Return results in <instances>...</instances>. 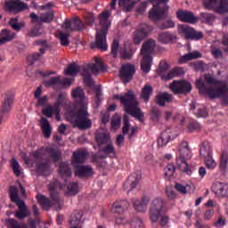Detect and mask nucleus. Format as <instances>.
I'll use <instances>...</instances> for the list:
<instances>
[{
  "label": "nucleus",
  "mask_w": 228,
  "mask_h": 228,
  "mask_svg": "<svg viewBox=\"0 0 228 228\" xmlns=\"http://www.w3.org/2000/svg\"><path fill=\"white\" fill-rule=\"evenodd\" d=\"M130 224L132 228H144L142 218L138 216L134 217Z\"/></svg>",
  "instance_id": "57"
},
{
  "label": "nucleus",
  "mask_w": 228,
  "mask_h": 228,
  "mask_svg": "<svg viewBox=\"0 0 228 228\" xmlns=\"http://www.w3.org/2000/svg\"><path fill=\"white\" fill-rule=\"evenodd\" d=\"M69 34H65L63 32H59V40L61 41V45L67 47L70 42L69 41Z\"/></svg>",
  "instance_id": "56"
},
{
  "label": "nucleus",
  "mask_w": 228,
  "mask_h": 228,
  "mask_svg": "<svg viewBox=\"0 0 228 228\" xmlns=\"http://www.w3.org/2000/svg\"><path fill=\"white\" fill-rule=\"evenodd\" d=\"M166 177H172L175 174V166L174 164H167L164 168Z\"/></svg>",
  "instance_id": "51"
},
{
  "label": "nucleus",
  "mask_w": 228,
  "mask_h": 228,
  "mask_svg": "<svg viewBox=\"0 0 228 228\" xmlns=\"http://www.w3.org/2000/svg\"><path fill=\"white\" fill-rule=\"evenodd\" d=\"M10 163L13 174H15V175L19 177L20 175V165L19 164V161H17V159L12 158Z\"/></svg>",
  "instance_id": "48"
},
{
  "label": "nucleus",
  "mask_w": 228,
  "mask_h": 228,
  "mask_svg": "<svg viewBox=\"0 0 228 228\" xmlns=\"http://www.w3.org/2000/svg\"><path fill=\"white\" fill-rule=\"evenodd\" d=\"M114 99L121 102L124 111H126L127 115H131V117H134L139 120V122H143V111H142V109L138 108L140 102L136 101L133 91H128L124 95L115 94Z\"/></svg>",
  "instance_id": "3"
},
{
  "label": "nucleus",
  "mask_w": 228,
  "mask_h": 228,
  "mask_svg": "<svg viewBox=\"0 0 228 228\" xmlns=\"http://www.w3.org/2000/svg\"><path fill=\"white\" fill-rule=\"evenodd\" d=\"M95 142L99 147H102V145L110 143V142H111L110 132L102 129L98 130L95 133Z\"/></svg>",
  "instance_id": "21"
},
{
  "label": "nucleus",
  "mask_w": 228,
  "mask_h": 228,
  "mask_svg": "<svg viewBox=\"0 0 228 228\" xmlns=\"http://www.w3.org/2000/svg\"><path fill=\"white\" fill-rule=\"evenodd\" d=\"M86 158H88V151L85 150H77L73 152L71 157V165L74 167H79V165H83V163L86 161Z\"/></svg>",
  "instance_id": "17"
},
{
  "label": "nucleus",
  "mask_w": 228,
  "mask_h": 228,
  "mask_svg": "<svg viewBox=\"0 0 228 228\" xmlns=\"http://www.w3.org/2000/svg\"><path fill=\"white\" fill-rule=\"evenodd\" d=\"M150 115L152 120H154L155 122H159V118H161V110L154 106L151 108Z\"/></svg>",
  "instance_id": "47"
},
{
  "label": "nucleus",
  "mask_w": 228,
  "mask_h": 228,
  "mask_svg": "<svg viewBox=\"0 0 228 228\" xmlns=\"http://www.w3.org/2000/svg\"><path fill=\"white\" fill-rule=\"evenodd\" d=\"M176 17L182 22H187L189 24H193L197 21V18H195L193 12L188 11H177Z\"/></svg>",
  "instance_id": "23"
},
{
  "label": "nucleus",
  "mask_w": 228,
  "mask_h": 228,
  "mask_svg": "<svg viewBox=\"0 0 228 228\" xmlns=\"http://www.w3.org/2000/svg\"><path fill=\"white\" fill-rule=\"evenodd\" d=\"M15 100V94L13 92H7L4 102H2V107L0 110L1 113H9L13 106V101Z\"/></svg>",
  "instance_id": "20"
},
{
  "label": "nucleus",
  "mask_w": 228,
  "mask_h": 228,
  "mask_svg": "<svg viewBox=\"0 0 228 228\" xmlns=\"http://www.w3.org/2000/svg\"><path fill=\"white\" fill-rule=\"evenodd\" d=\"M84 20L86 26H94V22H95V14L93 12H86L84 14Z\"/></svg>",
  "instance_id": "49"
},
{
  "label": "nucleus",
  "mask_w": 228,
  "mask_h": 228,
  "mask_svg": "<svg viewBox=\"0 0 228 228\" xmlns=\"http://www.w3.org/2000/svg\"><path fill=\"white\" fill-rule=\"evenodd\" d=\"M136 72V68L133 64H124L119 70V77L123 83H129Z\"/></svg>",
  "instance_id": "15"
},
{
  "label": "nucleus",
  "mask_w": 228,
  "mask_h": 228,
  "mask_svg": "<svg viewBox=\"0 0 228 228\" xmlns=\"http://www.w3.org/2000/svg\"><path fill=\"white\" fill-rule=\"evenodd\" d=\"M9 26L14 31H20L22 29V28H24L25 24H24V22H20L19 23V18H12L9 20Z\"/></svg>",
  "instance_id": "45"
},
{
  "label": "nucleus",
  "mask_w": 228,
  "mask_h": 228,
  "mask_svg": "<svg viewBox=\"0 0 228 228\" xmlns=\"http://www.w3.org/2000/svg\"><path fill=\"white\" fill-rule=\"evenodd\" d=\"M54 110H56V107L53 105H48L47 107L44 108L42 110V115L46 117L47 118H53V114L54 113Z\"/></svg>",
  "instance_id": "50"
},
{
  "label": "nucleus",
  "mask_w": 228,
  "mask_h": 228,
  "mask_svg": "<svg viewBox=\"0 0 228 228\" xmlns=\"http://www.w3.org/2000/svg\"><path fill=\"white\" fill-rule=\"evenodd\" d=\"M123 124H124V126L122 128L123 134H127V133H129V127H130L129 116H127V114H125L123 117Z\"/></svg>",
  "instance_id": "61"
},
{
  "label": "nucleus",
  "mask_w": 228,
  "mask_h": 228,
  "mask_svg": "<svg viewBox=\"0 0 228 228\" xmlns=\"http://www.w3.org/2000/svg\"><path fill=\"white\" fill-rule=\"evenodd\" d=\"M58 172L61 179L64 181V183H60L58 179H53L48 185L50 193V199L42 194L37 195L38 204L42 206L43 209L49 211L53 208L55 211H61L63 209V204L65 201L60 197L58 188L61 189L63 186H67V182L72 177V168L69 161H63L59 164Z\"/></svg>",
  "instance_id": "1"
},
{
  "label": "nucleus",
  "mask_w": 228,
  "mask_h": 228,
  "mask_svg": "<svg viewBox=\"0 0 228 228\" xmlns=\"http://www.w3.org/2000/svg\"><path fill=\"white\" fill-rule=\"evenodd\" d=\"M199 58H202V53H200V52L199 51H194L192 53H189L182 56L178 60V63L180 64L186 63L187 61H190L191 60H197Z\"/></svg>",
  "instance_id": "33"
},
{
  "label": "nucleus",
  "mask_w": 228,
  "mask_h": 228,
  "mask_svg": "<svg viewBox=\"0 0 228 228\" xmlns=\"http://www.w3.org/2000/svg\"><path fill=\"white\" fill-rule=\"evenodd\" d=\"M81 75L83 77L85 85L87 86L88 88H94L95 81H94V77H92V73H90L88 68H82Z\"/></svg>",
  "instance_id": "28"
},
{
  "label": "nucleus",
  "mask_w": 228,
  "mask_h": 228,
  "mask_svg": "<svg viewBox=\"0 0 228 228\" xmlns=\"http://www.w3.org/2000/svg\"><path fill=\"white\" fill-rule=\"evenodd\" d=\"M175 138V136L172 134V130H165L158 138V145L159 147H165L168 142H172Z\"/></svg>",
  "instance_id": "25"
},
{
  "label": "nucleus",
  "mask_w": 228,
  "mask_h": 228,
  "mask_svg": "<svg viewBox=\"0 0 228 228\" xmlns=\"http://www.w3.org/2000/svg\"><path fill=\"white\" fill-rule=\"evenodd\" d=\"M71 96L75 99L77 107L69 111L68 121L73 127H77L80 131L90 129L92 119H90V113H88V98L85 94V90L78 86L72 91Z\"/></svg>",
  "instance_id": "2"
},
{
  "label": "nucleus",
  "mask_w": 228,
  "mask_h": 228,
  "mask_svg": "<svg viewBox=\"0 0 228 228\" xmlns=\"http://www.w3.org/2000/svg\"><path fill=\"white\" fill-rule=\"evenodd\" d=\"M79 191L77 183H69L67 186V191L65 192L66 197H72L77 195Z\"/></svg>",
  "instance_id": "42"
},
{
  "label": "nucleus",
  "mask_w": 228,
  "mask_h": 228,
  "mask_svg": "<svg viewBox=\"0 0 228 228\" xmlns=\"http://www.w3.org/2000/svg\"><path fill=\"white\" fill-rule=\"evenodd\" d=\"M156 49V41L153 39H148L145 41L141 48V56L144 58H152V53Z\"/></svg>",
  "instance_id": "18"
},
{
  "label": "nucleus",
  "mask_w": 228,
  "mask_h": 228,
  "mask_svg": "<svg viewBox=\"0 0 228 228\" xmlns=\"http://www.w3.org/2000/svg\"><path fill=\"white\" fill-rule=\"evenodd\" d=\"M105 145V147L99 150L98 153L92 156L93 163H95L97 167H102V163H104L102 159H106L108 156L110 158H115L117 156V150H115V146L111 141Z\"/></svg>",
  "instance_id": "8"
},
{
  "label": "nucleus",
  "mask_w": 228,
  "mask_h": 228,
  "mask_svg": "<svg viewBox=\"0 0 228 228\" xmlns=\"http://www.w3.org/2000/svg\"><path fill=\"white\" fill-rule=\"evenodd\" d=\"M204 160L208 170H213V168L216 167V162H215V159H213L212 156L210 158L205 159Z\"/></svg>",
  "instance_id": "64"
},
{
  "label": "nucleus",
  "mask_w": 228,
  "mask_h": 228,
  "mask_svg": "<svg viewBox=\"0 0 228 228\" xmlns=\"http://www.w3.org/2000/svg\"><path fill=\"white\" fill-rule=\"evenodd\" d=\"M203 4L208 9L217 8L219 12H227L228 10L227 0H221L219 4L216 3V0H203Z\"/></svg>",
  "instance_id": "19"
},
{
  "label": "nucleus",
  "mask_w": 228,
  "mask_h": 228,
  "mask_svg": "<svg viewBox=\"0 0 228 228\" xmlns=\"http://www.w3.org/2000/svg\"><path fill=\"white\" fill-rule=\"evenodd\" d=\"M36 170L38 174L47 175L49 174V170H51V165L49 162H41L37 165Z\"/></svg>",
  "instance_id": "41"
},
{
  "label": "nucleus",
  "mask_w": 228,
  "mask_h": 228,
  "mask_svg": "<svg viewBox=\"0 0 228 228\" xmlns=\"http://www.w3.org/2000/svg\"><path fill=\"white\" fill-rule=\"evenodd\" d=\"M42 26L40 25H35L27 32L26 37H28V38H37L38 37H42V35H44V30L40 28Z\"/></svg>",
  "instance_id": "37"
},
{
  "label": "nucleus",
  "mask_w": 228,
  "mask_h": 228,
  "mask_svg": "<svg viewBox=\"0 0 228 228\" xmlns=\"http://www.w3.org/2000/svg\"><path fill=\"white\" fill-rule=\"evenodd\" d=\"M200 157L201 159H208V158H211V146L209 142H202L200 148Z\"/></svg>",
  "instance_id": "35"
},
{
  "label": "nucleus",
  "mask_w": 228,
  "mask_h": 228,
  "mask_svg": "<svg viewBox=\"0 0 228 228\" xmlns=\"http://www.w3.org/2000/svg\"><path fill=\"white\" fill-rule=\"evenodd\" d=\"M192 66L196 70V72H200V71L204 72V70H206V67H208V65H206V63L202 61L193 62Z\"/></svg>",
  "instance_id": "53"
},
{
  "label": "nucleus",
  "mask_w": 228,
  "mask_h": 228,
  "mask_svg": "<svg viewBox=\"0 0 228 228\" xmlns=\"http://www.w3.org/2000/svg\"><path fill=\"white\" fill-rule=\"evenodd\" d=\"M4 8L7 12H10V13H14V15L20 13V12H24V10H29L28 4L20 0L5 1Z\"/></svg>",
  "instance_id": "11"
},
{
  "label": "nucleus",
  "mask_w": 228,
  "mask_h": 228,
  "mask_svg": "<svg viewBox=\"0 0 228 228\" xmlns=\"http://www.w3.org/2000/svg\"><path fill=\"white\" fill-rule=\"evenodd\" d=\"M7 224L10 228H28L26 224H20L15 219H9Z\"/></svg>",
  "instance_id": "63"
},
{
  "label": "nucleus",
  "mask_w": 228,
  "mask_h": 228,
  "mask_svg": "<svg viewBox=\"0 0 228 228\" xmlns=\"http://www.w3.org/2000/svg\"><path fill=\"white\" fill-rule=\"evenodd\" d=\"M40 125L45 138H51L53 127H51V123H49V119H47L46 118H41Z\"/></svg>",
  "instance_id": "31"
},
{
  "label": "nucleus",
  "mask_w": 228,
  "mask_h": 228,
  "mask_svg": "<svg viewBox=\"0 0 228 228\" xmlns=\"http://www.w3.org/2000/svg\"><path fill=\"white\" fill-rule=\"evenodd\" d=\"M110 17H111V13H110V11L108 10L103 11L99 15L100 26L102 28L96 32L95 46L97 47V49H101V51L108 50L106 35H108V30L110 29V26H111Z\"/></svg>",
  "instance_id": "4"
},
{
  "label": "nucleus",
  "mask_w": 228,
  "mask_h": 228,
  "mask_svg": "<svg viewBox=\"0 0 228 228\" xmlns=\"http://www.w3.org/2000/svg\"><path fill=\"white\" fill-rule=\"evenodd\" d=\"M83 211L74 210L69 218L70 225H79L81 218H83Z\"/></svg>",
  "instance_id": "38"
},
{
  "label": "nucleus",
  "mask_w": 228,
  "mask_h": 228,
  "mask_svg": "<svg viewBox=\"0 0 228 228\" xmlns=\"http://www.w3.org/2000/svg\"><path fill=\"white\" fill-rule=\"evenodd\" d=\"M184 74V69L183 68H175L171 69L168 73L161 76L162 81H170V79H174V77H177V76H183Z\"/></svg>",
  "instance_id": "29"
},
{
  "label": "nucleus",
  "mask_w": 228,
  "mask_h": 228,
  "mask_svg": "<svg viewBox=\"0 0 228 228\" xmlns=\"http://www.w3.org/2000/svg\"><path fill=\"white\" fill-rule=\"evenodd\" d=\"M175 23L172 20H167L162 24L159 25V29H169V28H175Z\"/></svg>",
  "instance_id": "62"
},
{
  "label": "nucleus",
  "mask_w": 228,
  "mask_h": 228,
  "mask_svg": "<svg viewBox=\"0 0 228 228\" xmlns=\"http://www.w3.org/2000/svg\"><path fill=\"white\" fill-rule=\"evenodd\" d=\"M83 68H86L85 66H79L76 64L75 62H72L68 66V68L64 70V74L66 76H77V74H83Z\"/></svg>",
  "instance_id": "30"
},
{
  "label": "nucleus",
  "mask_w": 228,
  "mask_h": 228,
  "mask_svg": "<svg viewBox=\"0 0 228 228\" xmlns=\"http://www.w3.org/2000/svg\"><path fill=\"white\" fill-rule=\"evenodd\" d=\"M17 34L8 28H4L0 33V45L6 44V42H12L15 40Z\"/></svg>",
  "instance_id": "27"
},
{
  "label": "nucleus",
  "mask_w": 228,
  "mask_h": 228,
  "mask_svg": "<svg viewBox=\"0 0 228 228\" xmlns=\"http://www.w3.org/2000/svg\"><path fill=\"white\" fill-rule=\"evenodd\" d=\"M153 4V7L149 12V19L152 22H159L163 19H167L168 15V0H150Z\"/></svg>",
  "instance_id": "5"
},
{
  "label": "nucleus",
  "mask_w": 228,
  "mask_h": 228,
  "mask_svg": "<svg viewBox=\"0 0 228 228\" xmlns=\"http://www.w3.org/2000/svg\"><path fill=\"white\" fill-rule=\"evenodd\" d=\"M138 183H139L138 178H134V180H133V176H130L128 180L125 183V186H127V184H130V189L128 190V191H131V190H134V188H136V186L138 185Z\"/></svg>",
  "instance_id": "60"
},
{
  "label": "nucleus",
  "mask_w": 228,
  "mask_h": 228,
  "mask_svg": "<svg viewBox=\"0 0 228 228\" xmlns=\"http://www.w3.org/2000/svg\"><path fill=\"white\" fill-rule=\"evenodd\" d=\"M152 26L147 23H141L138 28L134 32L133 35V42L135 45H140L147 37H149V33L152 31Z\"/></svg>",
  "instance_id": "10"
},
{
  "label": "nucleus",
  "mask_w": 228,
  "mask_h": 228,
  "mask_svg": "<svg viewBox=\"0 0 228 228\" xmlns=\"http://www.w3.org/2000/svg\"><path fill=\"white\" fill-rule=\"evenodd\" d=\"M49 158H51L53 163H58L61 159V151L56 148H46L45 149Z\"/></svg>",
  "instance_id": "34"
},
{
  "label": "nucleus",
  "mask_w": 228,
  "mask_h": 228,
  "mask_svg": "<svg viewBox=\"0 0 228 228\" xmlns=\"http://www.w3.org/2000/svg\"><path fill=\"white\" fill-rule=\"evenodd\" d=\"M174 96L168 93H162L156 96V103L159 106H165L166 102H172Z\"/></svg>",
  "instance_id": "32"
},
{
  "label": "nucleus",
  "mask_w": 228,
  "mask_h": 228,
  "mask_svg": "<svg viewBox=\"0 0 228 228\" xmlns=\"http://www.w3.org/2000/svg\"><path fill=\"white\" fill-rule=\"evenodd\" d=\"M118 40L114 39L111 45V52L110 54L113 56V58L117 57V54H118V47H119Z\"/></svg>",
  "instance_id": "58"
},
{
  "label": "nucleus",
  "mask_w": 228,
  "mask_h": 228,
  "mask_svg": "<svg viewBox=\"0 0 228 228\" xmlns=\"http://www.w3.org/2000/svg\"><path fill=\"white\" fill-rule=\"evenodd\" d=\"M165 201L161 198H157L152 200L150 208V220L156 223L165 211Z\"/></svg>",
  "instance_id": "9"
},
{
  "label": "nucleus",
  "mask_w": 228,
  "mask_h": 228,
  "mask_svg": "<svg viewBox=\"0 0 228 228\" xmlns=\"http://www.w3.org/2000/svg\"><path fill=\"white\" fill-rule=\"evenodd\" d=\"M129 202L126 200H117L112 204L111 213L122 215V213L129 209Z\"/></svg>",
  "instance_id": "22"
},
{
  "label": "nucleus",
  "mask_w": 228,
  "mask_h": 228,
  "mask_svg": "<svg viewBox=\"0 0 228 228\" xmlns=\"http://www.w3.org/2000/svg\"><path fill=\"white\" fill-rule=\"evenodd\" d=\"M75 174L78 177H92L94 175V169L91 166H76Z\"/></svg>",
  "instance_id": "24"
},
{
  "label": "nucleus",
  "mask_w": 228,
  "mask_h": 228,
  "mask_svg": "<svg viewBox=\"0 0 228 228\" xmlns=\"http://www.w3.org/2000/svg\"><path fill=\"white\" fill-rule=\"evenodd\" d=\"M170 90L175 95L179 94H183L184 95H188L190 92H191V84L186 82L185 80L177 81L175 80L169 85Z\"/></svg>",
  "instance_id": "12"
},
{
  "label": "nucleus",
  "mask_w": 228,
  "mask_h": 228,
  "mask_svg": "<svg viewBox=\"0 0 228 228\" xmlns=\"http://www.w3.org/2000/svg\"><path fill=\"white\" fill-rule=\"evenodd\" d=\"M227 163H228V153L227 151H224L221 154L220 167L223 168V170H225V168H227Z\"/></svg>",
  "instance_id": "55"
},
{
  "label": "nucleus",
  "mask_w": 228,
  "mask_h": 228,
  "mask_svg": "<svg viewBox=\"0 0 228 228\" xmlns=\"http://www.w3.org/2000/svg\"><path fill=\"white\" fill-rule=\"evenodd\" d=\"M54 20V12L49 11L48 12L41 13V24L43 22L49 23Z\"/></svg>",
  "instance_id": "46"
},
{
  "label": "nucleus",
  "mask_w": 228,
  "mask_h": 228,
  "mask_svg": "<svg viewBox=\"0 0 228 228\" xmlns=\"http://www.w3.org/2000/svg\"><path fill=\"white\" fill-rule=\"evenodd\" d=\"M201 19L207 24H213V22H215V15H213L211 13L202 12L201 13Z\"/></svg>",
  "instance_id": "52"
},
{
  "label": "nucleus",
  "mask_w": 228,
  "mask_h": 228,
  "mask_svg": "<svg viewBox=\"0 0 228 228\" xmlns=\"http://www.w3.org/2000/svg\"><path fill=\"white\" fill-rule=\"evenodd\" d=\"M62 28L67 31H83V29H86L85 22H83L79 17L65 20Z\"/></svg>",
  "instance_id": "14"
},
{
  "label": "nucleus",
  "mask_w": 228,
  "mask_h": 228,
  "mask_svg": "<svg viewBox=\"0 0 228 228\" xmlns=\"http://www.w3.org/2000/svg\"><path fill=\"white\" fill-rule=\"evenodd\" d=\"M178 33L183 35L185 40H201V38H204V34L201 31H197L187 25H181Z\"/></svg>",
  "instance_id": "13"
},
{
  "label": "nucleus",
  "mask_w": 228,
  "mask_h": 228,
  "mask_svg": "<svg viewBox=\"0 0 228 228\" xmlns=\"http://www.w3.org/2000/svg\"><path fill=\"white\" fill-rule=\"evenodd\" d=\"M158 40L161 44H170V42L175 40V37L172 36L169 32H161L159 34Z\"/></svg>",
  "instance_id": "40"
},
{
  "label": "nucleus",
  "mask_w": 228,
  "mask_h": 228,
  "mask_svg": "<svg viewBox=\"0 0 228 228\" xmlns=\"http://www.w3.org/2000/svg\"><path fill=\"white\" fill-rule=\"evenodd\" d=\"M191 158V150H190L188 142L183 141L179 146V156L176 159V165L179 169L184 174H187V175H191V169L188 167V162H186V159H190Z\"/></svg>",
  "instance_id": "6"
},
{
  "label": "nucleus",
  "mask_w": 228,
  "mask_h": 228,
  "mask_svg": "<svg viewBox=\"0 0 228 228\" xmlns=\"http://www.w3.org/2000/svg\"><path fill=\"white\" fill-rule=\"evenodd\" d=\"M64 102H65V94L61 93L58 95V98H57L56 102H54L53 106L55 107V109L60 110V107L63 106Z\"/></svg>",
  "instance_id": "59"
},
{
  "label": "nucleus",
  "mask_w": 228,
  "mask_h": 228,
  "mask_svg": "<svg viewBox=\"0 0 228 228\" xmlns=\"http://www.w3.org/2000/svg\"><path fill=\"white\" fill-rule=\"evenodd\" d=\"M212 191L215 193L216 197H219V199H228V183L216 182L212 185Z\"/></svg>",
  "instance_id": "16"
},
{
  "label": "nucleus",
  "mask_w": 228,
  "mask_h": 228,
  "mask_svg": "<svg viewBox=\"0 0 228 228\" xmlns=\"http://www.w3.org/2000/svg\"><path fill=\"white\" fill-rule=\"evenodd\" d=\"M175 138V136L172 134V130H165L158 138V145L159 147H165L168 142H172Z\"/></svg>",
  "instance_id": "26"
},
{
  "label": "nucleus",
  "mask_w": 228,
  "mask_h": 228,
  "mask_svg": "<svg viewBox=\"0 0 228 228\" xmlns=\"http://www.w3.org/2000/svg\"><path fill=\"white\" fill-rule=\"evenodd\" d=\"M134 208L136 211H139L140 213L145 211L147 209V207L143 205V203L138 200H133Z\"/></svg>",
  "instance_id": "54"
},
{
  "label": "nucleus",
  "mask_w": 228,
  "mask_h": 228,
  "mask_svg": "<svg viewBox=\"0 0 228 228\" xmlns=\"http://www.w3.org/2000/svg\"><path fill=\"white\" fill-rule=\"evenodd\" d=\"M138 1L134 0H119V7L122 8L124 12H129L134 8Z\"/></svg>",
  "instance_id": "36"
},
{
  "label": "nucleus",
  "mask_w": 228,
  "mask_h": 228,
  "mask_svg": "<svg viewBox=\"0 0 228 228\" xmlns=\"http://www.w3.org/2000/svg\"><path fill=\"white\" fill-rule=\"evenodd\" d=\"M39 52L40 53H34L31 56L28 57L30 65H33L36 63V61H38V60H40L44 54H45V48H39Z\"/></svg>",
  "instance_id": "44"
},
{
  "label": "nucleus",
  "mask_w": 228,
  "mask_h": 228,
  "mask_svg": "<svg viewBox=\"0 0 228 228\" xmlns=\"http://www.w3.org/2000/svg\"><path fill=\"white\" fill-rule=\"evenodd\" d=\"M152 65V57H142L141 61V70L143 74H149L151 72V67Z\"/></svg>",
  "instance_id": "39"
},
{
  "label": "nucleus",
  "mask_w": 228,
  "mask_h": 228,
  "mask_svg": "<svg viewBox=\"0 0 228 228\" xmlns=\"http://www.w3.org/2000/svg\"><path fill=\"white\" fill-rule=\"evenodd\" d=\"M9 196L14 204L18 207V210L15 213L16 218L18 220H24L27 216H29V211H28V207L24 200H20V196H19V189L15 186H11L9 190Z\"/></svg>",
  "instance_id": "7"
},
{
  "label": "nucleus",
  "mask_w": 228,
  "mask_h": 228,
  "mask_svg": "<svg viewBox=\"0 0 228 228\" xmlns=\"http://www.w3.org/2000/svg\"><path fill=\"white\" fill-rule=\"evenodd\" d=\"M151 95H152V86L145 85L142 90L141 98L144 101V102H149Z\"/></svg>",
  "instance_id": "43"
}]
</instances>
